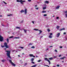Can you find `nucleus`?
Masks as SVG:
<instances>
[{"mask_svg": "<svg viewBox=\"0 0 67 67\" xmlns=\"http://www.w3.org/2000/svg\"><path fill=\"white\" fill-rule=\"evenodd\" d=\"M25 14H26L27 13V9L26 8L25 10Z\"/></svg>", "mask_w": 67, "mask_h": 67, "instance_id": "0eeeda50", "label": "nucleus"}, {"mask_svg": "<svg viewBox=\"0 0 67 67\" xmlns=\"http://www.w3.org/2000/svg\"><path fill=\"white\" fill-rule=\"evenodd\" d=\"M59 57H62V55H59V56H58Z\"/></svg>", "mask_w": 67, "mask_h": 67, "instance_id": "37998d69", "label": "nucleus"}, {"mask_svg": "<svg viewBox=\"0 0 67 67\" xmlns=\"http://www.w3.org/2000/svg\"><path fill=\"white\" fill-rule=\"evenodd\" d=\"M64 12L65 13H67V11H65Z\"/></svg>", "mask_w": 67, "mask_h": 67, "instance_id": "3c124183", "label": "nucleus"}, {"mask_svg": "<svg viewBox=\"0 0 67 67\" xmlns=\"http://www.w3.org/2000/svg\"><path fill=\"white\" fill-rule=\"evenodd\" d=\"M5 52H7L6 54L8 58H9L10 59H11V57L10 56V53L11 51H5Z\"/></svg>", "mask_w": 67, "mask_h": 67, "instance_id": "f257e3e1", "label": "nucleus"}, {"mask_svg": "<svg viewBox=\"0 0 67 67\" xmlns=\"http://www.w3.org/2000/svg\"><path fill=\"white\" fill-rule=\"evenodd\" d=\"M32 43H30L29 44V46H30V45H32Z\"/></svg>", "mask_w": 67, "mask_h": 67, "instance_id": "5701e85b", "label": "nucleus"}, {"mask_svg": "<svg viewBox=\"0 0 67 67\" xmlns=\"http://www.w3.org/2000/svg\"><path fill=\"white\" fill-rule=\"evenodd\" d=\"M35 9L36 10H38V8H35Z\"/></svg>", "mask_w": 67, "mask_h": 67, "instance_id": "79ce46f5", "label": "nucleus"}, {"mask_svg": "<svg viewBox=\"0 0 67 67\" xmlns=\"http://www.w3.org/2000/svg\"><path fill=\"white\" fill-rule=\"evenodd\" d=\"M31 63H32V64H35V63H34V62H31Z\"/></svg>", "mask_w": 67, "mask_h": 67, "instance_id": "49530a36", "label": "nucleus"}, {"mask_svg": "<svg viewBox=\"0 0 67 67\" xmlns=\"http://www.w3.org/2000/svg\"><path fill=\"white\" fill-rule=\"evenodd\" d=\"M46 7H43V9L45 10V9H46Z\"/></svg>", "mask_w": 67, "mask_h": 67, "instance_id": "bb28decb", "label": "nucleus"}, {"mask_svg": "<svg viewBox=\"0 0 67 67\" xmlns=\"http://www.w3.org/2000/svg\"><path fill=\"white\" fill-rule=\"evenodd\" d=\"M24 33H27V30L24 29Z\"/></svg>", "mask_w": 67, "mask_h": 67, "instance_id": "6e6552de", "label": "nucleus"}, {"mask_svg": "<svg viewBox=\"0 0 67 67\" xmlns=\"http://www.w3.org/2000/svg\"><path fill=\"white\" fill-rule=\"evenodd\" d=\"M4 49L5 50H6L7 49V48H5Z\"/></svg>", "mask_w": 67, "mask_h": 67, "instance_id": "338daca9", "label": "nucleus"}, {"mask_svg": "<svg viewBox=\"0 0 67 67\" xmlns=\"http://www.w3.org/2000/svg\"><path fill=\"white\" fill-rule=\"evenodd\" d=\"M4 47H5V46L4 45V46H2V48Z\"/></svg>", "mask_w": 67, "mask_h": 67, "instance_id": "58836bf2", "label": "nucleus"}, {"mask_svg": "<svg viewBox=\"0 0 67 67\" xmlns=\"http://www.w3.org/2000/svg\"><path fill=\"white\" fill-rule=\"evenodd\" d=\"M11 64L13 66H15L16 65L15 64L13 63V62H12V63Z\"/></svg>", "mask_w": 67, "mask_h": 67, "instance_id": "9d476101", "label": "nucleus"}, {"mask_svg": "<svg viewBox=\"0 0 67 67\" xmlns=\"http://www.w3.org/2000/svg\"><path fill=\"white\" fill-rule=\"evenodd\" d=\"M23 22H24V20H22L21 21H20V23H23Z\"/></svg>", "mask_w": 67, "mask_h": 67, "instance_id": "cd10ccee", "label": "nucleus"}, {"mask_svg": "<svg viewBox=\"0 0 67 67\" xmlns=\"http://www.w3.org/2000/svg\"><path fill=\"white\" fill-rule=\"evenodd\" d=\"M60 27V26H57V27L56 28L57 29H59V28Z\"/></svg>", "mask_w": 67, "mask_h": 67, "instance_id": "aec40b11", "label": "nucleus"}, {"mask_svg": "<svg viewBox=\"0 0 67 67\" xmlns=\"http://www.w3.org/2000/svg\"><path fill=\"white\" fill-rule=\"evenodd\" d=\"M60 7V6H58L57 7L55 8V9H58L59 7Z\"/></svg>", "mask_w": 67, "mask_h": 67, "instance_id": "f8f14e48", "label": "nucleus"}, {"mask_svg": "<svg viewBox=\"0 0 67 67\" xmlns=\"http://www.w3.org/2000/svg\"><path fill=\"white\" fill-rule=\"evenodd\" d=\"M7 16H10V15H7Z\"/></svg>", "mask_w": 67, "mask_h": 67, "instance_id": "69168bd1", "label": "nucleus"}, {"mask_svg": "<svg viewBox=\"0 0 67 67\" xmlns=\"http://www.w3.org/2000/svg\"><path fill=\"white\" fill-rule=\"evenodd\" d=\"M0 17H2V15H0Z\"/></svg>", "mask_w": 67, "mask_h": 67, "instance_id": "680f3d73", "label": "nucleus"}, {"mask_svg": "<svg viewBox=\"0 0 67 67\" xmlns=\"http://www.w3.org/2000/svg\"><path fill=\"white\" fill-rule=\"evenodd\" d=\"M20 48H22V49H23V48H24V47H20Z\"/></svg>", "mask_w": 67, "mask_h": 67, "instance_id": "f704fd0d", "label": "nucleus"}, {"mask_svg": "<svg viewBox=\"0 0 67 67\" xmlns=\"http://www.w3.org/2000/svg\"><path fill=\"white\" fill-rule=\"evenodd\" d=\"M47 15L46 14H44V15L43 16H47Z\"/></svg>", "mask_w": 67, "mask_h": 67, "instance_id": "4c0bfd02", "label": "nucleus"}, {"mask_svg": "<svg viewBox=\"0 0 67 67\" xmlns=\"http://www.w3.org/2000/svg\"><path fill=\"white\" fill-rule=\"evenodd\" d=\"M29 56L30 57H33L34 58L35 57V56L33 55V54H29Z\"/></svg>", "mask_w": 67, "mask_h": 67, "instance_id": "39448f33", "label": "nucleus"}, {"mask_svg": "<svg viewBox=\"0 0 67 67\" xmlns=\"http://www.w3.org/2000/svg\"><path fill=\"white\" fill-rule=\"evenodd\" d=\"M47 31H48V32H49L51 31V30H50L49 29H48Z\"/></svg>", "mask_w": 67, "mask_h": 67, "instance_id": "7c9ffc66", "label": "nucleus"}, {"mask_svg": "<svg viewBox=\"0 0 67 67\" xmlns=\"http://www.w3.org/2000/svg\"><path fill=\"white\" fill-rule=\"evenodd\" d=\"M49 60H52V59H53V58H50L49 59Z\"/></svg>", "mask_w": 67, "mask_h": 67, "instance_id": "412c9836", "label": "nucleus"}, {"mask_svg": "<svg viewBox=\"0 0 67 67\" xmlns=\"http://www.w3.org/2000/svg\"><path fill=\"white\" fill-rule=\"evenodd\" d=\"M14 38H16V39H17L18 38V37H15Z\"/></svg>", "mask_w": 67, "mask_h": 67, "instance_id": "8fccbe9b", "label": "nucleus"}, {"mask_svg": "<svg viewBox=\"0 0 67 67\" xmlns=\"http://www.w3.org/2000/svg\"><path fill=\"white\" fill-rule=\"evenodd\" d=\"M49 38H52V36L49 35Z\"/></svg>", "mask_w": 67, "mask_h": 67, "instance_id": "393cba45", "label": "nucleus"}, {"mask_svg": "<svg viewBox=\"0 0 67 67\" xmlns=\"http://www.w3.org/2000/svg\"><path fill=\"white\" fill-rule=\"evenodd\" d=\"M41 60H39L38 61V62H41Z\"/></svg>", "mask_w": 67, "mask_h": 67, "instance_id": "a18cd8bd", "label": "nucleus"}, {"mask_svg": "<svg viewBox=\"0 0 67 67\" xmlns=\"http://www.w3.org/2000/svg\"><path fill=\"white\" fill-rule=\"evenodd\" d=\"M18 57H21V56H20V55H18Z\"/></svg>", "mask_w": 67, "mask_h": 67, "instance_id": "e2e57ef3", "label": "nucleus"}, {"mask_svg": "<svg viewBox=\"0 0 67 67\" xmlns=\"http://www.w3.org/2000/svg\"><path fill=\"white\" fill-rule=\"evenodd\" d=\"M57 57V56H54L53 57L54 58H56Z\"/></svg>", "mask_w": 67, "mask_h": 67, "instance_id": "2f4dec72", "label": "nucleus"}, {"mask_svg": "<svg viewBox=\"0 0 67 67\" xmlns=\"http://www.w3.org/2000/svg\"><path fill=\"white\" fill-rule=\"evenodd\" d=\"M9 63H11V64H12V63H13L12 62V60H9Z\"/></svg>", "mask_w": 67, "mask_h": 67, "instance_id": "dca6fc26", "label": "nucleus"}, {"mask_svg": "<svg viewBox=\"0 0 67 67\" xmlns=\"http://www.w3.org/2000/svg\"><path fill=\"white\" fill-rule=\"evenodd\" d=\"M34 58H32L31 59V60L32 61V62H33V61H34Z\"/></svg>", "mask_w": 67, "mask_h": 67, "instance_id": "c756f323", "label": "nucleus"}, {"mask_svg": "<svg viewBox=\"0 0 67 67\" xmlns=\"http://www.w3.org/2000/svg\"><path fill=\"white\" fill-rule=\"evenodd\" d=\"M65 30V28H62V29H61L59 30V31H62V30Z\"/></svg>", "mask_w": 67, "mask_h": 67, "instance_id": "1a4fd4ad", "label": "nucleus"}, {"mask_svg": "<svg viewBox=\"0 0 67 67\" xmlns=\"http://www.w3.org/2000/svg\"><path fill=\"white\" fill-rule=\"evenodd\" d=\"M59 18V17H57L56 19H58Z\"/></svg>", "mask_w": 67, "mask_h": 67, "instance_id": "09e8293b", "label": "nucleus"}, {"mask_svg": "<svg viewBox=\"0 0 67 67\" xmlns=\"http://www.w3.org/2000/svg\"><path fill=\"white\" fill-rule=\"evenodd\" d=\"M42 37H43V36H42L41 37H40V38H42Z\"/></svg>", "mask_w": 67, "mask_h": 67, "instance_id": "bf43d9fd", "label": "nucleus"}, {"mask_svg": "<svg viewBox=\"0 0 67 67\" xmlns=\"http://www.w3.org/2000/svg\"><path fill=\"white\" fill-rule=\"evenodd\" d=\"M36 65H37L35 64L34 65H33L32 66H31V67H36Z\"/></svg>", "mask_w": 67, "mask_h": 67, "instance_id": "6ab92c4d", "label": "nucleus"}, {"mask_svg": "<svg viewBox=\"0 0 67 67\" xmlns=\"http://www.w3.org/2000/svg\"><path fill=\"white\" fill-rule=\"evenodd\" d=\"M13 36H12L9 37V38H13Z\"/></svg>", "mask_w": 67, "mask_h": 67, "instance_id": "c9c22d12", "label": "nucleus"}, {"mask_svg": "<svg viewBox=\"0 0 67 67\" xmlns=\"http://www.w3.org/2000/svg\"><path fill=\"white\" fill-rule=\"evenodd\" d=\"M3 3H4L5 4H7V3H5V2H4V1H3Z\"/></svg>", "mask_w": 67, "mask_h": 67, "instance_id": "e433bc0d", "label": "nucleus"}, {"mask_svg": "<svg viewBox=\"0 0 67 67\" xmlns=\"http://www.w3.org/2000/svg\"><path fill=\"white\" fill-rule=\"evenodd\" d=\"M31 48H35V47H34V46H32Z\"/></svg>", "mask_w": 67, "mask_h": 67, "instance_id": "473e14b6", "label": "nucleus"}, {"mask_svg": "<svg viewBox=\"0 0 67 67\" xmlns=\"http://www.w3.org/2000/svg\"><path fill=\"white\" fill-rule=\"evenodd\" d=\"M64 58H66V57H64L63 58H60V59H64Z\"/></svg>", "mask_w": 67, "mask_h": 67, "instance_id": "9b49d317", "label": "nucleus"}, {"mask_svg": "<svg viewBox=\"0 0 67 67\" xmlns=\"http://www.w3.org/2000/svg\"><path fill=\"white\" fill-rule=\"evenodd\" d=\"M48 62H49V65H50V64H51V62H50V61H49V60H48Z\"/></svg>", "mask_w": 67, "mask_h": 67, "instance_id": "c85d7f7f", "label": "nucleus"}, {"mask_svg": "<svg viewBox=\"0 0 67 67\" xmlns=\"http://www.w3.org/2000/svg\"><path fill=\"white\" fill-rule=\"evenodd\" d=\"M55 67V66H54L53 67Z\"/></svg>", "mask_w": 67, "mask_h": 67, "instance_id": "774afa93", "label": "nucleus"}, {"mask_svg": "<svg viewBox=\"0 0 67 67\" xmlns=\"http://www.w3.org/2000/svg\"><path fill=\"white\" fill-rule=\"evenodd\" d=\"M27 65V63H26L25 64V65Z\"/></svg>", "mask_w": 67, "mask_h": 67, "instance_id": "13d9d810", "label": "nucleus"}, {"mask_svg": "<svg viewBox=\"0 0 67 67\" xmlns=\"http://www.w3.org/2000/svg\"><path fill=\"white\" fill-rule=\"evenodd\" d=\"M24 12V11L23 10H22L20 11L21 13H22V12Z\"/></svg>", "mask_w": 67, "mask_h": 67, "instance_id": "a878e982", "label": "nucleus"}, {"mask_svg": "<svg viewBox=\"0 0 67 67\" xmlns=\"http://www.w3.org/2000/svg\"><path fill=\"white\" fill-rule=\"evenodd\" d=\"M17 2H20V3L21 4H23V2H25V1H22V0H20V1L19 0H17Z\"/></svg>", "mask_w": 67, "mask_h": 67, "instance_id": "f03ea898", "label": "nucleus"}, {"mask_svg": "<svg viewBox=\"0 0 67 67\" xmlns=\"http://www.w3.org/2000/svg\"><path fill=\"white\" fill-rule=\"evenodd\" d=\"M60 33H58V34L57 35V37H59V35H60Z\"/></svg>", "mask_w": 67, "mask_h": 67, "instance_id": "423d86ee", "label": "nucleus"}, {"mask_svg": "<svg viewBox=\"0 0 67 67\" xmlns=\"http://www.w3.org/2000/svg\"><path fill=\"white\" fill-rule=\"evenodd\" d=\"M65 16L67 17V13L65 14Z\"/></svg>", "mask_w": 67, "mask_h": 67, "instance_id": "5fc2aeb1", "label": "nucleus"}, {"mask_svg": "<svg viewBox=\"0 0 67 67\" xmlns=\"http://www.w3.org/2000/svg\"><path fill=\"white\" fill-rule=\"evenodd\" d=\"M50 47H53V46H50Z\"/></svg>", "mask_w": 67, "mask_h": 67, "instance_id": "0e129e2a", "label": "nucleus"}, {"mask_svg": "<svg viewBox=\"0 0 67 67\" xmlns=\"http://www.w3.org/2000/svg\"><path fill=\"white\" fill-rule=\"evenodd\" d=\"M57 67H59V64H57Z\"/></svg>", "mask_w": 67, "mask_h": 67, "instance_id": "ea45409f", "label": "nucleus"}, {"mask_svg": "<svg viewBox=\"0 0 67 67\" xmlns=\"http://www.w3.org/2000/svg\"><path fill=\"white\" fill-rule=\"evenodd\" d=\"M45 3H46L48 4L49 3V2L47 1H46L45 2Z\"/></svg>", "mask_w": 67, "mask_h": 67, "instance_id": "a211bd4d", "label": "nucleus"}, {"mask_svg": "<svg viewBox=\"0 0 67 67\" xmlns=\"http://www.w3.org/2000/svg\"><path fill=\"white\" fill-rule=\"evenodd\" d=\"M50 35H53V33H50Z\"/></svg>", "mask_w": 67, "mask_h": 67, "instance_id": "a19ab883", "label": "nucleus"}, {"mask_svg": "<svg viewBox=\"0 0 67 67\" xmlns=\"http://www.w3.org/2000/svg\"><path fill=\"white\" fill-rule=\"evenodd\" d=\"M4 45L7 48H9V46H8V44H7V43L6 42H5L4 43Z\"/></svg>", "mask_w": 67, "mask_h": 67, "instance_id": "7ed1b4c3", "label": "nucleus"}, {"mask_svg": "<svg viewBox=\"0 0 67 67\" xmlns=\"http://www.w3.org/2000/svg\"><path fill=\"white\" fill-rule=\"evenodd\" d=\"M32 23H33V24H34V21H32Z\"/></svg>", "mask_w": 67, "mask_h": 67, "instance_id": "603ef678", "label": "nucleus"}, {"mask_svg": "<svg viewBox=\"0 0 67 67\" xmlns=\"http://www.w3.org/2000/svg\"><path fill=\"white\" fill-rule=\"evenodd\" d=\"M66 34V32L64 33V35H65V34Z\"/></svg>", "mask_w": 67, "mask_h": 67, "instance_id": "4d7b16f0", "label": "nucleus"}, {"mask_svg": "<svg viewBox=\"0 0 67 67\" xmlns=\"http://www.w3.org/2000/svg\"><path fill=\"white\" fill-rule=\"evenodd\" d=\"M28 1L29 2H31V0H28Z\"/></svg>", "mask_w": 67, "mask_h": 67, "instance_id": "de8ad7c7", "label": "nucleus"}, {"mask_svg": "<svg viewBox=\"0 0 67 67\" xmlns=\"http://www.w3.org/2000/svg\"><path fill=\"white\" fill-rule=\"evenodd\" d=\"M1 61L2 62H5V59L2 60Z\"/></svg>", "mask_w": 67, "mask_h": 67, "instance_id": "f3484780", "label": "nucleus"}, {"mask_svg": "<svg viewBox=\"0 0 67 67\" xmlns=\"http://www.w3.org/2000/svg\"><path fill=\"white\" fill-rule=\"evenodd\" d=\"M46 66H47V67H49V66L48 65H45Z\"/></svg>", "mask_w": 67, "mask_h": 67, "instance_id": "864d4df0", "label": "nucleus"}, {"mask_svg": "<svg viewBox=\"0 0 67 67\" xmlns=\"http://www.w3.org/2000/svg\"><path fill=\"white\" fill-rule=\"evenodd\" d=\"M3 37H2L1 35H0V41L2 42L3 41Z\"/></svg>", "mask_w": 67, "mask_h": 67, "instance_id": "20e7f679", "label": "nucleus"}, {"mask_svg": "<svg viewBox=\"0 0 67 67\" xmlns=\"http://www.w3.org/2000/svg\"><path fill=\"white\" fill-rule=\"evenodd\" d=\"M55 52H57V51L56 50H55Z\"/></svg>", "mask_w": 67, "mask_h": 67, "instance_id": "6e6d98bb", "label": "nucleus"}, {"mask_svg": "<svg viewBox=\"0 0 67 67\" xmlns=\"http://www.w3.org/2000/svg\"><path fill=\"white\" fill-rule=\"evenodd\" d=\"M60 48H63V47L60 46Z\"/></svg>", "mask_w": 67, "mask_h": 67, "instance_id": "c03bdc74", "label": "nucleus"}, {"mask_svg": "<svg viewBox=\"0 0 67 67\" xmlns=\"http://www.w3.org/2000/svg\"><path fill=\"white\" fill-rule=\"evenodd\" d=\"M48 49L47 48V49L46 50V51H48Z\"/></svg>", "mask_w": 67, "mask_h": 67, "instance_id": "052dcab7", "label": "nucleus"}, {"mask_svg": "<svg viewBox=\"0 0 67 67\" xmlns=\"http://www.w3.org/2000/svg\"><path fill=\"white\" fill-rule=\"evenodd\" d=\"M16 29H20L21 27H16Z\"/></svg>", "mask_w": 67, "mask_h": 67, "instance_id": "ddd939ff", "label": "nucleus"}, {"mask_svg": "<svg viewBox=\"0 0 67 67\" xmlns=\"http://www.w3.org/2000/svg\"><path fill=\"white\" fill-rule=\"evenodd\" d=\"M44 60H47V61H48V59H47V58H44Z\"/></svg>", "mask_w": 67, "mask_h": 67, "instance_id": "2eb2a0df", "label": "nucleus"}, {"mask_svg": "<svg viewBox=\"0 0 67 67\" xmlns=\"http://www.w3.org/2000/svg\"><path fill=\"white\" fill-rule=\"evenodd\" d=\"M38 31H40V33H39V34H41V33H42V32H43V31L40 30H38Z\"/></svg>", "mask_w": 67, "mask_h": 67, "instance_id": "4468645a", "label": "nucleus"}, {"mask_svg": "<svg viewBox=\"0 0 67 67\" xmlns=\"http://www.w3.org/2000/svg\"><path fill=\"white\" fill-rule=\"evenodd\" d=\"M34 30H35V31H38V29H34Z\"/></svg>", "mask_w": 67, "mask_h": 67, "instance_id": "b1692460", "label": "nucleus"}, {"mask_svg": "<svg viewBox=\"0 0 67 67\" xmlns=\"http://www.w3.org/2000/svg\"><path fill=\"white\" fill-rule=\"evenodd\" d=\"M7 43H9V39L8 38L7 40Z\"/></svg>", "mask_w": 67, "mask_h": 67, "instance_id": "72a5a7b5", "label": "nucleus"}, {"mask_svg": "<svg viewBox=\"0 0 67 67\" xmlns=\"http://www.w3.org/2000/svg\"><path fill=\"white\" fill-rule=\"evenodd\" d=\"M46 11H43L42 12V13H46Z\"/></svg>", "mask_w": 67, "mask_h": 67, "instance_id": "4be33fe9", "label": "nucleus"}]
</instances>
